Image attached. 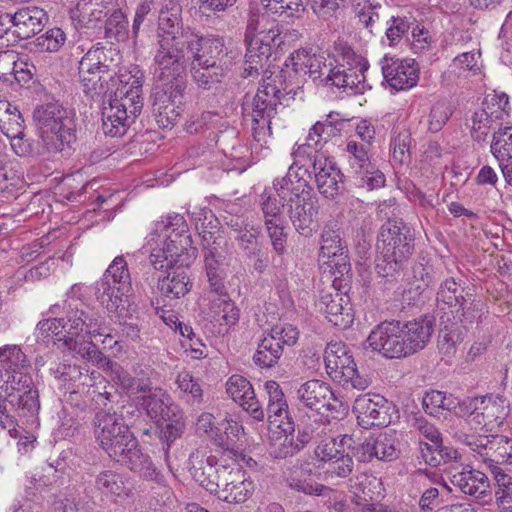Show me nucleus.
<instances>
[{
    "mask_svg": "<svg viewBox=\"0 0 512 512\" xmlns=\"http://www.w3.org/2000/svg\"><path fill=\"white\" fill-rule=\"evenodd\" d=\"M295 73L304 71L314 83L360 93L364 88L367 61L343 40L334 43L333 58L324 53L297 50L289 58Z\"/></svg>",
    "mask_w": 512,
    "mask_h": 512,
    "instance_id": "f257e3e1",
    "label": "nucleus"
},
{
    "mask_svg": "<svg viewBox=\"0 0 512 512\" xmlns=\"http://www.w3.org/2000/svg\"><path fill=\"white\" fill-rule=\"evenodd\" d=\"M95 435L99 445L111 459L138 473L141 477L164 482L148 455L142 453L137 439L121 415L100 411L94 419Z\"/></svg>",
    "mask_w": 512,
    "mask_h": 512,
    "instance_id": "f03ea898",
    "label": "nucleus"
},
{
    "mask_svg": "<svg viewBox=\"0 0 512 512\" xmlns=\"http://www.w3.org/2000/svg\"><path fill=\"white\" fill-rule=\"evenodd\" d=\"M186 228L185 220L179 214L155 223L147 237V245L151 247L149 263L155 270L172 271L178 266H190L195 260L197 250L191 246Z\"/></svg>",
    "mask_w": 512,
    "mask_h": 512,
    "instance_id": "7ed1b4c3",
    "label": "nucleus"
},
{
    "mask_svg": "<svg viewBox=\"0 0 512 512\" xmlns=\"http://www.w3.org/2000/svg\"><path fill=\"white\" fill-rule=\"evenodd\" d=\"M377 249V275L389 283L396 282L413 254L414 237L410 228L401 219L388 220L380 228Z\"/></svg>",
    "mask_w": 512,
    "mask_h": 512,
    "instance_id": "20e7f679",
    "label": "nucleus"
},
{
    "mask_svg": "<svg viewBox=\"0 0 512 512\" xmlns=\"http://www.w3.org/2000/svg\"><path fill=\"white\" fill-rule=\"evenodd\" d=\"M102 102V130L111 137L123 136L143 108L142 80L130 76Z\"/></svg>",
    "mask_w": 512,
    "mask_h": 512,
    "instance_id": "39448f33",
    "label": "nucleus"
},
{
    "mask_svg": "<svg viewBox=\"0 0 512 512\" xmlns=\"http://www.w3.org/2000/svg\"><path fill=\"white\" fill-rule=\"evenodd\" d=\"M40 139L49 153L62 152L76 141V123L70 111L57 103L39 105L33 112Z\"/></svg>",
    "mask_w": 512,
    "mask_h": 512,
    "instance_id": "423d86ee",
    "label": "nucleus"
},
{
    "mask_svg": "<svg viewBox=\"0 0 512 512\" xmlns=\"http://www.w3.org/2000/svg\"><path fill=\"white\" fill-rule=\"evenodd\" d=\"M283 75H279L282 78ZM275 78H278L276 76ZM277 79L265 80L258 88L255 95L249 99L247 96L243 103V110L251 116L253 137L260 142L270 131L271 119L276 115L277 106L280 104L283 92L289 94L293 91L286 84L283 88L277 86Z\"/></svg>",
    "mask_w": 512,
    "mask_h": 512,
    "instance_id": "0eeeda50",
    "label": "nucleus"
},
{
    "mask_svg": "<svg viewBox=\"0 0 512 512\" xmlns=\"http://www.w3.org/2000/svg\"><path fill=\"white\" fill-rule=\"evenodd\" d=\"M7 405L13 413L26 422L34 423L40 410L39 392L31 375L13 376L0 387V412H7Z\"/></svg>",
    "mask_w": 512,
    "mask_h": 512,
    "instance_id": "6e6552de",
    "label": "nucleus"
},
{
    "mask_svg": "<svg viewBox=\"0 0 512 512\" xmlns=\"http://www.w3.org/2000/svg\"><path fill=\"white\" fill-rule=\"evenodd\" d=\"M132 290L128 264L123 256H117L96 282V299L109 311L116 312L123 306L124 298Z\"/></svg>",
    "mask_w": 512,
    "mask_h": 512,
    "instance_id": "1a4fd4ad",
    "label": "nucleus"
},
{
    "mask_svg": "<svg viewBox=\"0 0 512 512\" xmlns=\"http://www.w3.org/2000/svg\"><path fill=\"white\" fill-rule=\"evenodd\" d=\"M324 362L329 377L341 386L357 390H365L369 386V380L359 374L354 358L345 343H328L324 352Z\"/></svg>",
    "mask_w": 512,
    "mask_h": 512,
    "instance_id": "9d476101",
    "label": "nucleus"
},
{
    "mask_svg": "<svg viewBox=\"0 0 512 512\" xmlns=\"http://www.w3.org/2000/svg\"><path fill=\"white\" fill-rule=\"evenodd\" d=\"M508 413L509 401L501 395L489 394L462 399L459 416L492 431L503 424Z\"/></svg>",
    "mask_w": 512,
    "mask_h": 512,
    "instance_id": "9b49d317",
    "label": "nucleus"
},
{
    "mask_svg": "<svg viewBox=\"0 0 512 512\" xmlns=\"http://www.w3.org/2000/svg\"><path fill=\"white\" fill-rule=\"evenodd\" d=\"M159 48L154 56L155 84H186L185 40L158 39Z\"/></svg>",
    "mask_w": 512,
    "mask_h": 512,
    "instance_id": "f8f14e48",
    "label": "nucleus"
},
{
    "mask_svg": "<svg viewBox=\"0 0 512 512\" xmlns=\"http://www.w3.org/2000/svg\"><path fill=\"white\" fill-rule=\"evenodd\" d=\"M285 37L282 35L278 24L271 25L266 31L260 32L258 35L245 42V72L248 75L259 72L265 67L269 57L282 49Z\"/></svg>",
    "mask_w": 512,
    "mask_h": 512,
    "instance_id": "ddd939ff",
    "label": "nucleus"
},
{
    "mask_svg": "<svg viewBox=\"0 0 512 512\" xmlns=\"http://www.w3.org/2000/svg\"><path fill=\"white\" fill-rule=\"evenodd\" d=\"M344 152L348 165L355 174V184L358 187L373 190L384 185V174L371 162L368 155V145L349 140Z\"/></svg>",
    "mask_w": 512,
    "mask_h": 512,
    "instance_id": "4468645a",
    "label": "nucleus"
},
{
    "mask_svg": "<svg viewBox=\"0 0 512 512\" xmlns=\"http://www.w3.org/2000/svg\"><path fill=\"white\" fill-rule=\"evenodd\" d=\"M185 89L186 85L183 82L176 85L155 84L152 109L160 127H171L178 120Z\"/></svg>",
    "mask_w": 512,
    "mask_h": 512,
    "instance_id": "2eb2a0df",
    "label": "nucleus"
},
{
    "mask_svg": "<svg viewBox=\"0 0 512 512\" xmlns=\"http://www.w3.org/2000/svg\"><path fill=\"white\" fill-rule=\"evenodd\" d=\"M366 341L373 351L385 358L399 359L409 356L400 321H385L378 324Z\"/></svg>",
    "mask_w": 512,
    "mask_h": 512,
    "instance_id": "dca6fc26",
    "label": "nucleus"
},
{
    "mask_svg": "<svg viewBox=\"0 0 512 512\" xmlns=\"http://www.w3.org/2000/svg\"><path fill=\"white\" fill-rule=\"evenodd\" d=\"M508 104V96L505 93L487 96L482 104L483 108L473 113L471 137L477 142L486 141L490 131L496 130V121L508 114Z\"/></svg>",
    "mask_w": 512,
    "mask_h": 512,
    "instance_id": "f3484780",
    "label": "nucleus"
},
{
    "mask_svg": "<svg viewBox=\"0 0 512 512\" xmlns=\"http://www.w3.org/2000/svg\"><path fill=\"white\" fill-rule=\"evenodd\" d=\"M354 450L358 460L363 463L374 459L391 462L399 456V439L395 430H386L365 438Z\"/></svg>",
    "mask_w": 512,
    "mask_h": 512,
    "instance_id": "a211bd4d",
    "label": "nucleus"
},
{
    "mask_svg": "<svg viewBox=\"0 0 512 512\" xmlns=\"http://www.w3.org/2000/svg\"><path fill=\"white\" fill-rule=\"evenodd\" d=\"M189 463L193 479L210 493H218L230 465L220 463L214 455L204 458L199 450L190 454Z\"/></svg>",
    "mask_w": 512,
    "mask_h": 512,
    "instance_id": "6ab92c4d",
    "label": "nucleus"
},
{
    "mask_svg": "<svg viewBox=\"0 0 512 512\" xmlns=\"http://www.w3.org/2000/svg\"><path fill=\"white\" fill-rule=\"evenodd\" d=\"M391 404L380 394L367 393L358 396L353 404L358 424L364 429L387 426L391 422Z\"/></svg>",
    "mask_w": 512,
    "mask_h": 512,
    "instance_id": "aec40b11",
    "label": "nucleus"
},
{
    "mask_svg": "<svg viewBox=\"0 0 512 512\" xmlns=\"http://www.w3.org/2000/svg\"><path fill=\"white\" fill-rule=\"evenodd\" d=\"M382 73L388 85L396 90H408L417 85L419 67L414 59L385 56L381 61Z\"/></svg>",
    "mask_w": 512,
    "mask_h": 512,
    "instance_id": "412c9836",
    "label": "nucleus"
},
{
    "mask_svg": "<svg viewBox=\"0 0 512 512\" xmlns=\"http://www.w3.org/2000/svg\"><path fill=\"white\" fill-rule=\"evenodd\" d=\"M317 188L325 198L335 199L342 192L343 174L335 162L324 154H316L312 163Z\"/></svg>",
    "mask_w": 512,
    "mask_h": 512,
    "instance_id": "4be33fe9",
    "label": "nucleus"
},
{
    "mask_svg": "<svg viewBox=\"0 0 512 512\" xmlns=\"http://www.w3.org/2000/svg\"><path fill=\"white\" fill-rule=\"evenodd\" d=\"M309 177L307 168L298 166L295 162L289 167L283 178L274 181L273 186L283 202L294 203V201L308 196L311 189L307 179Z\"/></svg>",
    "mask_w": 512,
    "mask_h": 512,
    "instance_id": "5701e85b",
    "label": "nucleus"
},
{
    "mask_svg": "<svg viewBox=\"0 0 512 512\" xmlns=\"http://www.w3.org/2000/svg\"><path fill=\"white\" fill-rule=\"evenodd\" d=\"M297 398L300 403L313 411L320 412L336 411L338 401L334 396L330 386L317 379L309 380L303 383L297 390Z\"/></svg>",
    "mask_w": 512,
    "mask_h": 512,
    "instance_id": "b1692460",
    "label": "nucleus"
},
{
    "mask_svg": "<svg viewBox=\"0 0 512 512\" xmlns=\"http://www.w3.org/2000/svg\"><path fill=\"white\" fill-rule=\"evenodd\" d=\"M193 32L189 27H184L182 7L178 2L169 0L162 6L158 17V39L186 41Z\"/></svg>",
    "mask_w": 512,
    "mask_h": 512,
    "instance_id": "393cba45",
    "label": "nucleus"
},
{
    "mask_svg": "<svg viewBox=\"0 0 512 512\" xmlns=\"http://www.w3.org/2000/svg\"><path fill=\"white\" fill-rule=\"evenodd\" d=\"M191 53L192 62L201 64H221L225 55L224 40L216 36H199L193 32L185 41Z\"/></svg>",
    "mask_w": 512,
    "mask_h": 512,
    "instance_id": "a878e982",
    "label": "nucleus"
},
{
    "mask_svg": "<svg viewBox=\"0 0 512 512\" xmlns=\"http://www.w3.org/2000/svg\"><path fill=\"white\" fill-rule=\"evenodd\" d=\"M347 252V245L342 239L340 229L335 223L326 224L321 234L320 255L331 259L330 262L338 271L344 273L350 269Z\"/></svg>",
    "mask_w": 512,
    "mask_h": 512,
    "instance_id": "bb28decb",
    "label": "nucleus"
},
{
    "mask_svg": "<svg viewBox=\"0 0 512 512\" xmlns=\"http://www.w3.org/2000/svg\"><path fill=\"white\" fill-rule=\"evenodd\" d=\"M226 391L253 419L263 421L265 410L256 398L252 384L241 375H232L226 383Z\"/></svg>",
    "mask_w": 512,
    "mask_h": 512,
    "instance_id": "cd10ccee",
    "label": "nucleus"
},
{
    "mask_svg": "<svg viewBox=\"0 0 512 512\" xmlns=\"http://www.w3.org/2000/svg\"><path fill=\"white\" fill-rule=\"evenodd\" d=\"M265 390L268 394L266 408L268 421L284 433H293L295 425L289 416L288 404L280 385L270 380L265 383Z\"/></svg>",
    "mask_w": 512,
    "mask_h": 512,
    "instance_id": "c85d7f7f",
    "label": "nucleus"
},
{
    "mask_svg": "<svg viewBox=\"0 0 512 512\" xmlns=\"http://www.w3.org/2000/svg\"><path fill=\"white\" fill-rule=\"evenodd\" d=\"M319 309L334 326L346 328L352 323L351 308L348 299L338 290H323L319 300Z\"/></svg>",
    "mask_w": 512,
    "mask_h": 512,
    "instance_id": "c756f323",
    "label": "nucleus"
},
{
    "mask_svg": "<svg viewBox=\"0 0 512 512\" xmlns=\"http://www.w3.org/2000/svg\"><path fill=\"white\" fill-rule=\"evenodd\" d=\"M221 486L223 488L219 491V498L229 503L245 502L255 489L254 482L237 466H230Z\"/></svg>",
    "mask_w": 512,
    "mask_h": 512,
    "instance_id": "7c9ffc66",
    "label": "nucleus"
},
{
    "mask_svg": "<svg viewBox=\"0 0 512 512\" xmlns=\"http://www.w3.org/2000/svg\"><path fill=\"white\" fill-rule=\"evenodd\" d=\"M288 204L289 218L296 231L305 237L311 236L317 228V203L310 197H305Z\"/></svg>",
    "mask_w": 512,
    "mask_h": 512,
    "instance_id": "2f4dec72",
    "label": "nucleus"
},
{
    "mask_svg": "<svg viewBox=\"0 0 512 512\" xmlns=\"http://www.w3.org/2000/svg\"><path fill=\"white\" fill-rule=\"evenodd\" d=\"M434 331V319L424 316L402 323V333L409 355L424 349Z\"/></svg>",
    "mask_w": 512,
    "mask_h": 512,
    "instance_id": "473e14b6",
    "label": "nucleus"
},
{
    "mask_svg": "<svg viewBox=\"0 0 512 512\" xmlns=\"http://www.w3.org/2000/svg\"><path fill=\"white\" fill-rule=\"evenodd\" d=\"M66 325L67 335H64L67 338L66 341H72L74 338L81 337L82 334L90 337L104 335L99 323V316L91 309L76 308L71 311Z\"/></svg>",
    "mask_w": 512,
    "mask_h": 512,
    "instance_id": "72a5a7b5",
    "label": "nucleus"
},
{
    "mask_svg": "<svg viewBox=\"0 0 512 512\" xmlns=\"http://www.w3.org/2000/svg\"><path fill=\"white\" fill-rule=\"evenodd\" d=\"M47 21L45 11L38 7H26L14 13L12 35L19 39H29L41 32Z\"/></svg>",
    "mask_w": 512,
    "mask_h": 512,
    "instance_id": "f704fd0d",
    "label": "nucleus"
},
{
    "mask_svg": "<svg viewBox=\"0 0 512 512\" xmlns=\"http://www.w3.org/2000/svg\"><path fill=\"white\" fill-rule=\"evenodd\" d=\"M79 78L85 94L102 102L109 94V81H113L112 74L89 68L81 62H79Z\"/></svg>",
    "mask_w": 512,
    "mask_h": 512,
    "instance_id": "c9c22d12",
    "label": "nucleus"
},
{
    "mask_svg": "<svg viewBox=\"0 0 512 512\" xmlns=\"http://www.w3.org/2000/svg\"><path fill=\"white\" fill-rule=\"evenodd\" d=\"M284 483L291 489L309 495H326L331 489L323 484L314 483L309 479V473L299 462L287 466L282 471Z\"/></svg>",
    "mask_w": 512,
    "mask_h": 512,
    "instance_id": "e433bc0d",
    "label": "nucleus"
},
{
    "mask_svg": "<svg viewBox=\"0 0 512 512\" xmlns=\"http://www.w3.org/2000/svg\"><path fill=\"white\" fill-rule=\"evenodd\" d=\"M189 266H178L168 271L165 277L158 278L157 289L168 298H180L185 296L192 287V282L187 273Z\"/></svg>",
    "mask_w": 512,
    "mask_h": 512,
    "instance_id": "4c0bfd02",
    "label": "nucleus"
},
{
    "mask_svg": "<svg viewBox=\"0 0 512 512\" xmlns=\"http://www.w3.org/2000/svg\"><path fill=\"white\" fill-rule=\"evenodd\" d=\"M141 404L147 415L156 423L175 415L176 411H172V408L179 407L172 401L170 395L159 387H155L151 395H144Z\"/></svg>",
    "mask_w": 512,
    "mask_h": 512,
    "instance_id": "58836bf2",
    "label": "nucleus"
},
{
    "mask_svg": "<svg viewBox=\"0 0 512 512\" xmlns=\"http://www.w3.org/2000/svg\"><path fill=\"white\" fill-rule=\"evenodd\" d=\"M338 116L337 113H330L324 120L316 122L309 130L305 145L314 148L322 147L338 136L344 125V120L339 119Z\"/></svg>",
    "mask_w": 512,
    "mask_h": 512,
    "instance_id": "ea45409f",
    "label": "nucleus"
},
{
    "mask_svg": "<svg viewBox=\"0 0 512 512\" xmlns=\"http://www.w3.org/2000/svg\"><path fill=\"white\" fill-rule=\"evenodd\" d=\"M26 355L16 346H4L0 348V369L2 377L10 381L13 376L30 375L25 370L28 368Z\"/></svg>",
    "mask_w": 512,
    "mask_h": 512,
    "instance_id": "a19ab883",
    "label": "nucleus"
},
{
    "mask_svg": "<svg viewBox=\"0 0 512 512\" xmlns=\"http://www.w3.org/2000/svg\"><path fill=\"white\" fill-rule=\"evenodd\" d=\"M451 482L463 493L481 497L489 488V480L485 473L475 469H463L452 476Z\"/></svg>",
    "mask_w": 512,
    "mask_h": 512,
    "instance_id": "79ce46f5",
    "label": "nucleus"
},
{
    "mask_svg": "<svg viewBox=\"0 0 512 512\" xmlns=\"http://www.w3.org/2000/svg\"><path fill=\"white\" fill-rule=\"evenodd\" d=\"M120 60L119 52L112 47L106 48L98 43L87 51L80 60L89 68L99 69L100 72L115 73V68Z\"/></svg>",
    "mask_w": 512,
    "mask_h": 512,
    "instance_id": "37998d69",
    "label": "nucleus"
},
{
    "mask_svg": "<svg viewBox=\"0 0 512 512\" xmlns=\"http://www.w3.org/2000/svg\"><path fill=\"white\" fill-rule=\"evenodd\" d=\"M422 405L424 411L432 416H440L445 410L453 411L459 416L461 400L442 391L432 390L425 394Z\"/></svg>",
    "mask_w": 512,
    "mask_h": 512,
    "instance_id": "c03bdc74",
    "label": "nucleus"
},
{
    "mask_svg": "<svg viewBox=\"0 0 512 512\" xmlns=\"http://www.w3.org/2000/svg\"><path fill=\"white\" fill-rule=\"evenodd\" d=\"M95 488L107 497L128 496L130 493V488L124 476L112 470L102 471L96 476Z\"/></svg>",
    "mask_w": 512,
    "mask_h": 512,
    "instance_id": "a18cd8bd",
    "label": "nucleus"
},
{
    "mask_svg": "<svg viewBox=\"0 0 512 512\" xmlns=\"http://www.w3.org/2000/svg\"><path fill=\"white\" fill-rule=\"evenodd\" d=\"M0 130L8 138L22 135L25 131V121L20 111L6 100H0Z\"/></svg>",
    "mask_w": 512,
    "mask_h": 512,
    "instance_id": "49530a36",
    "label": "nucleus"
},
{
    "mask_svg": "<svg viewBox=\"0 0 512 512\" xmlns=\"http://www.w3.org/2000/svg\"><path fill=\"white\" fill-rule=\"evenodd\" d=\"M429 482L428 475L422 470H418L412 475V483L417 489L419 491L424 489L418 501L422 512H435L441 503L439 490L435 487H427Z\"/></svg>",
    "mask_w": 512,
    "mask_h": 512,
    "instance_id": "de8ad7c7",
    "label": "nucleus"
},
{
    "mask_svg": "<svg viewBox=\"0 0 512 512\" xmlns=\"http://www.w3.org/2000/svg\"><path fill=\"white\" fill-rule=\"evenodd\" d=\"M191 76L199 88L209 90L221 82L224 68L221 64L191 63Z\"/></svg>",
    "mask_w": 512,
    "mask_h": 512,
    "instance_id": "09e8293b",
    "label": "nucleus"
},
{
    "mask_svg": "<svg viewBox=\"0 0 512 512\" xmlns=\"http://www.w3.org/2000/svg\"><path fill=\"white\" fill-rule=\"evenodd\" d=\"M283 354V348L279 342L268 334L258 343L257 350L253 355L254 363L262 368H270L278 363Z\"/></svg>",
    "mask_w": 512,
    "mask_h": 512,
    "instance_id": "8fccbe9b",
    "label": "nucleus"
},
{
    "mask_svg": "<svg viewBox=\"0 0 512 512\" xmlns=\"http://www.w3.org/2000/svg\"><path fill=\"white\" fill-rule=\"evenodd\" d=\"M490 152L499 166L512 160V126L499 127L493 132Z\"/></svg>",
    "mask_w": 512,
    "mask_h": 512,
    "instance_id": "3c124183",
    "label": "nucleus"
},
{
    "mask_svg": "<svg viewBox=\"0 0 512 512\" xmlns=\"http://www.w3.org/2000/svg\"><path fill=\"white\" fill-rule=\"evenodd\" d=\"M216 254V249H208L205 252L204 258L206 273L212 291L216 292L217 294H223L225 290V270L222 261Z\"/></svg>",
    "mask_w": 512,
    "mask_h": 512,
    "instance_id": "603ef678",
    "label": "nucleus"
},
{
    "mask_svg": "<svg viewBox=\"0 0 512 512\" xmlns=\"http://www.w3.org/2000/svg\"><path fill=\"white\" fill-rule=\"evenodd\" d=\"M176 411L175 415L169 416V419H164L162 422L165 425L161 429V439L166 442L167 453L170 444L173 443L177 438L181 437L185 430V418L184 413L180 407H173L172 411Z\"/></svg>",
    "mask_w": 512,
    "mask_h": 512,
    "instance_id": "864d4df0",
    "label": "nucleus"
},
{
    "mask_svg": "<svg viewBox=\"0 0 512 512\" xmlns=\"http://www.w3.org/2000/svg\"><path fill=\"white\" fill-rule=\"evenodd\" d=\"M351 440L348 435H343L339 441L335 437L324 438L315 448V455L320 461L330 463L337 459V456L345 454L343 446Z\"/></svg>",
    "mask_w": 512,
    "mask_h": 512,
    "instance_id": "5fc2aeb1",
    "label": "nucleus"
},
{
    "mask_svg": "<svg viewBox=\"0 0 512 512\" xmlns=\"http://www.w3.org/2000/svg\"><path fill=\"white\" fill-rule=\"evenodd\" d=\"M356 490L361 494H355L359 499L367 501H380L383 498V485L379 478L373 475L357 477Z\"/></svg>",
    "mask_w": 512,
    "mask_h": 512,
    "instance_id": "6e6d98bb",
    "label": "nucleus"
},
{
    "mask_svg": "<svg viewBox=\"0 0 512 512\" xmlns=\"http://www.w3.org/2000/svg\"><path fill=\"white\" fill-rule=\"evenodd\" d=\"M437 301L450 307L458 304L463 305L465 297L463 296V288L461 287V284L453 277L445 279L438 289Z\"/></svg>",
    "mask_w": 512,
    "mask_h": 512,
    "instance_id": "4d7b16f0",
    "label": "nucleus"
},
{
    "mask_svg": "<svg viewBox=\"0 0 512 512\" xmlns=\"http://www.w3.org/2000/svg\"><path fill=\"white\" fill-rule=\"evenodd\" d=\"M353 470V458L348 453H345L342 456H337V459L328 463V466L324 471V479L326 481L346 479L352 474Z\"/></svg>",
    "mask_w": 512,
    "mask_h": 512,
    "instance_id": "13d9d810",
    "label": "nucleus"
},
{
    "mask_svg": "<svg viewBox=\"0 0 512 512\" xmlns=\"http://www.w3.org/2000/svg\"><path fill=\"white\" fill-rule=\"evenodd\" d=\"M453 114V109L445 100L437 101L431 108L428 120L429 131L439 132Z\"/></svg>",
    "mask_w": 512,
    "mask_h": 512,
    "instance_id": "bf43d9fd",
    "label": "nucleus"
},
{
    "mask_svg": "<svg viewBox=\"0 0 512 512\" xmlns=\"http://www.w3.org/2000/svg\"><path fill=\"white\" fill-rule=\"evenodd\" d=\"M494 479L497 483L495 496L499 507L503 510H512V476L504 471H497Z\"/></svg>",
    "mask_w": 512,
    "mask_h": 512,
    "instance_id": "052dcab7",
    "label": "nucleus"
},
{
    "mask_svg": "<svg viewBox=\"0 0 512 512\" xmlns=\"http://www.w3.org/2000/svg\"><path fill=\"white\" fill-rule=\"evenodd\" d=\"M275 24V21L271 20L266 13H261L258 10H250L246 25L244 42L252 39L260 32L268 30L271 28V25Z\"/></svg>",
    "mask_w": 512,
    "mask_h": 512,
    "instance_id": "680f3d73",
    "label": "nucleus"
},
{
    "mask_svg": "<svg viewBox=\"0 0 512 512\" xmlns=\"http://www.w3.org/2000/svg\"><path fill=\"white\" fill-rule=\"evenodd\" d=\"M411 135L407 130L395 131L391 140L392 154L395 161L404 163L409 160Z\"/></svg>",
    "mask_w": 512,
    "mask_h": 512,
    "instance_id": "e2e57ef3",
    "label": "nucleus"
},
{
    "mask_svg": "<svg viewBox=\"0 0 512 512\" xmlns=\"http://www.w3.org/2000/svg\"><path fill=\"white\" fill-rule=\"evenodd\" d=\"M127 24L125 15L121 10H114L105 23V37L120 39L126 35Z\"/></svg>",
    "mask_w": 512,
    "mask_h": 512,
    "instance_id": "0e129e2a",
    "label": "nucleus"
},
{
    "mask_svg": "<svg viewBox=\"0 0 512 512\" xmlns=\"http://www.w3.org/2000/svg\"><path fill=\"white\" fill-rule=\"evenodd\" d=\"M268 335L279 342L280 346L284 349L285 345L293 346L296 343L299 332L293 325L284 323L273 326Z\"/></svg>",
    "mask_w": 512,
    "mask_h": 512,
    "instance_id": "69168bd1",
    "label": "nucleus"
},
{
    "mask_svg": "<svg viewBox=\"0 0 512 512\" xmlns=\"http://www.w3.org/2000/svg\"><path fill=\"white\" fill-rule=\"evenodd\" d=\"M461 307L462 313L459 317L460 321L464 325H472L482 321L484 316L483 304L480 300H472L468 302L466 299L462 304H458Z\"/></svg>",
    "mask_w": 512,
    "mask_h": 512,
    "instance_id": "338daca9",
    "label": "nucleus"
},
{
    "mask_svg": "<svg viewBox=\"0 0 512 512\" xmlns=\"http://www.w3.org/2000/svg\"><path fill=\"white\" fill-rule=\"evenodd\" d=\"M176 384L182 392L191 396L193 402L201 401V386L189 372L183 371L179 373L176 379Z\"/></svg>",
    "mask_w": 512,
    "mask_h": 512,
    "instance_id": "774afa93",
    "label": "nucleus"
}]
</instances>
